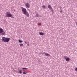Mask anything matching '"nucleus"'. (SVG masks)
I'll use <instances>...</instances> for the list:
<instances>
[{
	"instance_id": "14",
	"label": "nucleus",
	"mask_w": 77,
	"mask_h": 77,
	"mask_svg": "<svg viewBox=\"0 0 77 77\" xmlns=\"http://www.w3.org/2000/svg\"><path fill=\"white\" fill-rule=\"evenodd\" d=\"M42 8H43V9H45V8H47V7L43 5L42 6Z\"/></svg>"
},
{
	"instance_id": "2",
	"label": "nucleus",
	"mask_w": 77,
	"mask_h": 77,
	"mask_svg": "<svg viewBox=\"0 0 77 77\" xmlns=\"http://www.w3.org/2000/svg\"><path fill=\"white\" fill-rule=\"evenodd\" d=\"M0 35H5V32L3 30V29L2 28H0Z\"/></svg>"
},
{
	"instance_id": "8",
	"label": "nucleus",
	"mask_w": 77,
	"mask_h": 77,
	"mask_svg": "<svg viewBox=\"0 0 77 77\" xmlns=\"http://www.w3.org/2000/svg\"><path fill=\"white\" fill-rule=\"evenodd\" d=\"M45 56H50V54L47 53H45Z\"/></svg>"
},
{
	"instance_id": "4",
	"label": "nucleus",
	"mask_w": 77,
	"mask_h": 77,
	"mask_svg": "<svg viewBox=\"0 0 77 77\" xmlns=\"http://www.w3.org/2000/svg\"><path fill=\"white\" fill-rule=\"evenodd\" d=\"M25 6L27 8H29L30 7V5L29 4V3H27L26 4Z\"/></svg>"
},
{
	"instance_id": "19",
	"label": "nucleus",
	"mask_w": 77,
	"mask_h": 77,
	"mask_svg": "<svg viewBox=\"0 0 77 77\" xmlns=\"http://www.w3.org/2000/svg\"><path fill=\"white\" fill-rule=\"evenodd\" d=\"M38 25H41V23H38Z\"/></svg>"
},
{
	"instance_id": "21",
	"label": "nucleus",
	"mask_w": 77,
	"mask_h": 77,
	"mask_svg": "<svg viewBox=\"0 0 77 77\" xmlns=\"http://www.w3.org/2000/svg\"><path fill=\"white\" fill-rule=\"evenodd\" d=\"M24 42H25V44H27V43L26 42V41H25Z\"/></svg>"
},
{
	"instance_id": "12",
	"label": "nucleus",
	"mask_w": 77,
	"mask_h": 77,
	"mask_svg": "<svg viewBox=\"0 0 77 77\" xmlns=\"http://www.w3.org/2000/svg\"><path fill=\"white\" fill-rule=\"evenodd\" d=\"M69 60H70V58H67L66 59V61H67V62H68Z\"/></svg>"
},
{
	"instance_id": "25",
	"label": "nucleus",
	"mask_w": 77,
	"mask_h": 77,
	"mask_svg": "<svg viewBox=\"0 0 77 77\" xmlns=\"http://www.w3.org/2000/svg\"><path fill=\"white\" fill-rule=\"evenodd\" d=\"M40 54H42V52H41V53H40Z\"/></svg>"
},
{
	"instance_id": "11",
	"label": "nucleus",
	"mask_w": 77,
	"mask_h": 77,
	"mask_svg": "<svg viewBox=\"0 0 77 77\" xmlns=\"http://www.w3.org/2000/svg\"><path fill=\"white\" fill-rule=\"evenodd\" d=\"M39 16H41L39 14H36V16H35V17H38Z\"/></svg>"
},
{
	"instance_id": "22",
	"label": "nucleus",
	"mask_w": 77,
	"mask_h": 77,
	"mask_svg": "<svg viewBox=\"0 0 77 77\" xmlns=\"http://www.w3.org/2000/svg\"><path fill=\"white\" fill-rule=\"evenodd\" d=\"M27 45H28V46H29L30 45H29V44H27Z\"/></svg>"
},
{
	"instance_id": "24",
	"label": "nucleus",
	"mask_w": 77,
	"mask_h": 77,
	"mask_svg": "<svg viewBox=\"0 0 77 77\" xmlns=\"http://www.w3.org/2000/svg\"><path fill=\"white\" fill-rule=\"evenodd\" d=\"M76 24L77 25V22L76 23Z\"/></svg>"
},
{
	"instance_id": "9",
	"label": "nucleus",
	"mask_w": 77,
	"mask_h": 77,
	"mask_svg": "<svg viewBox=\"0 0 77 77\" xmlns=\"http://www.w3.org/2000/svg\"><path fill=\"white\" fill-rule=\"evenodd\" d=\"M23 74H27V72L25 70H23Z\"/></svg>"
},
{
	"instance_id": "20",
	"label": "nucleus",
	"mask_w": 77,
	"mask_h": 77,
	"mask_svg": "<svg viewBox=\"0 0 77 77\" xmlns=\"http://www.w3.org/2000/svg\"><path fill=\"white\" fill-rule=\"evenodd\" d=\"M75 70L77 71V67L75 69Z\"/></svg>"
},
{
	"instance_id": "5",
	"label": "nucleus",
	"mask_w": 77,
	"mask_h": 77,
	"mask_svg": "<svg viewBox=\"0 0 77 77\" xmlns=\"http://www.w3.org/2000/svg\"><path fill=\"white\" fill-rule=\"evenodd\" d=\"M10 40V38L5 37V42H9Z\"/></svg>"
},
{
	"instance_id": "17",
	"label": "nucleus",
	"mask_w": 77,
	"mask_h": 77,
	"mask_svg": "<svg viewBox=\"0 0 77 77\" xmlns=\"http://www.w3.org/2000/svg\"><path fill=\"white\" fill-rule=\"evenodd\" d=\"M19 72L20 74H22V72L21 71V70H19Z\"/></svg>"
},
{
	"instance_id": "7",
	"label": "nucleus",
	"mask_w": 77,
	"mask_h": 77,
	"mask_svg": "<svg viewBox=\"0 0 77 77\" xmlns=\"http://www.w3.org/2000/svg\"><path fill=\"white\" fill-rule=\"evenodd\" d=\"M6 40V37H3L1 39V41L3 42H5Z\"/></svg>"
},
{
	"instance_id": "15",
	"label": "nucleus",
	"mask_w": 77,
	"mask_h": 77,
	"mask_svg": "<svg viewBox=\"0 0 77 77\" xmlns=\"http://www.w3.org/2000/svg\"><path fill=\"white\" fill-rule=\"evenodd\" d=\"M18 41L19 43H22V42H23V41L21 40H19Z\"/></svg>"
},
{
	"instance_id": "6",
	"label": "nucleus",
	"mask_w": 77,
	"mask_h": 77,
	"mask_svg": "<svg viewBox=\"0 0 77 77\" xmlns=\"http://www.w3.org/2000/svg\"><path fill=\"white\" fill-rule=\"evenodd\" d=\"M48 8L49 9H50L51 11H53V8H52V7L50 5H49L48 6Z\"/></svg>"
},
{
	"instance_id": "3",
	"label": "nucleus",
	"mask_w": 77,
	"mask_h": 77,
	"mask_svg": "<svg viewBox=\"0 0 77 77\" xmlns=\"http://www.w3.org/2000/svg\"><path fill=\"white\" fill-rule=\"evenodd\" d=\"M12 15L10 13H7L6 16V17H8V18H12Z\"/></svg>"
},
{
	"instance_id": "1",
	"label": "nucleus",
	"mask_w": 77,
	"mask_h": 77,
	"mask_svg": "<svg viewBox=\"0 0 77 77\" xmlns=\"http://www.w3.org/2000/svg\"><path fill=\"white\" fill-rule=\"evenodd\" d=\"M22 12L23 13L24 15H25L26 16H27V17H29V14L27 11L26 9L23 8H22Z\"/></svg>"
},
{
	"instance_id": "23",
	"label": "nucleus",
	"mask_w": 77,
	"mask_h": 77,
	"mask_svg": "<svg viewBox=\"0 0 77 77\" xmlns=\"http://www.w3.org/2000/svg\"><path fill=\"white\" fill-rule=\"evenodd\" d=\"M60 12H62V10H61V11H60Z\"/></svg>"
},
{
	"instance_id": "13",
	"label": "nucleus",
	"mask_w": 77,
	"mask_h": 77,
	"mask_svg": "<svg viewBox=\"0 0 77 77\" xmlns=\"http://www.w3.org/2000/svg\"><path fill=\"white\" fill-rule=\"evenodd\" d=\"M22 69H23V70H27V69H28V68H23Z\"/></svg>"
},
{
	"instance_id": "16",
	"label": "nucleus",
	"mask_w": 77,
	"mask_h": 77,
	"mask_svg": "<svg viewBox=\"0 0 77 77\" xmlns=\"http://www.w3.org/2000/svg\"><path fill=\"white\" fill-rule=\"evenodd\" d=\"M20 47H22V46H23V44H20Z\"/></svg>"
},
{
	"instance_id": "10",
	"label": "nucleus",
	"mask_w": 77,
	"mask_h": 77,
	"mask_svg": "<svg viewBox=\"0 0 77 77\" xmlns=\"http://www.w3.org/2000/svg\"><path fill=\"white\" fill-rule=\"evenodd\" d=\"M39 34L41 36H43V35H44V34L42 32H39Z\"/></svg>"
},
{
	"instance_id": "18",
	"label": "nucleus",
	"mask_w": 77,
	"mask_h": 77,
	"mask_svg": "<svg viewBox=\"0 0 77 77\" xmlns=\"http://www.w3.org/2000/svg\"><path fill=\"white\" fill-rule=\"evenodd\" d=\"M64 58L65 59H66H66H67V57H64Z\"/></svg>"
}]
</instances>
